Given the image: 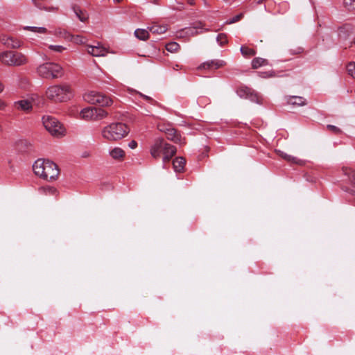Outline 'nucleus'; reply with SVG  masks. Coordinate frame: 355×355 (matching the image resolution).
<instances>
[{
  "mask_svg": "<svg viewBox=\"0 0 355 355\" xmlns=\"http://www.w3.org/2000/svg\"><path fill=\"white\" fill-rule=\"evenodd\" d=\"M354 44H355V38H354Z\"/></svg>",
  "mask_w": 355,
  "mask_h": 355,
  "instance_id": "obj_57",
  "label": "nucleus"
},
{
  "mask_svg": "<svg viewBox=\"0 0 355 355\" xmlns=\"http://www.w3.org/2000/svg\"><path fill=\"white\" fill-rule=\"evenodd\" d=\"M160 131L164 132L166 135L167 139L175 142V143H180L181 142V135L178 132V131L168 125V128H160Z\"/></svg>",
  "mask_w": 355,
  "mask_h": 355,
  "instance_id": "obj_8",
  "label": "nucleus"
},
{
  "mask_svg": "<svg viewBox=\"0 0 355 355\" xmlns=\"http://www.w3.org/2000/svg\"><path fill=\"white\" fill-rule=\"evenodd\" d=\"M129 132L127 125L117 122L105 127L102 130V136L109 141H118L127 136Z\"/></svg>",
  "mask_w": 355,
  "mask_h": 355,
  "instance_id": "obj_2",
  "label": "nucleus"
},
{
  "mask_svg": "<svg viewBox=\"0 0 355 355\" xmlns=\"http://www.w3.org/2000/svg\"><path fill=\"white\" fill-rule=\"evenodd\" d=\"M60 34L66 40H72L73 38V35L64 30L63 31H60Z\"/></svg>",
  "mask_w": 355,
  "mask_h": 355,
  "instance_id": "obj_40",
  "label": "nucleus"
},
{
  "mask_svg": "<svg viewBox=\"0 0 355 355\" xmlns=\"http://www.w3.org/2000/svg\"><path fill=\"white\" fill-rule=\"evenodd\" d=\"M33 169L36 175L47 181L55 180L60 174L58 165L49 159H37L33 165Z\"/></svg>",
  "mask_w": 355,
  "mask_h": 355,
  "instance_id": "obj_1",
  "label": "nucleus"
},
{
  "mask_svg": "<svg viewBox=\"0 0 355 355\" xmlns=\"http://www.w3.org/2000/svg\"><path fill=\"white\" fill-rule=\"evenodd\" d=\"M241 53L245 57H252L256 54L255 50L250 49L247 46H242L241 47Z\"/></svg>",
  "mask_w": 355,
  "mask_h": 355,
  "instance_id": "obj_28",
  "label": "nucleus"
},
{
  "mask_svg": "<svg viewBox=\"0 0 355 355\" xmlns=\"http://www.w3.org/2000/svg\"><path fill=\"white\" fill-rule=\"evenodd\" d=\"M287 103L292 105L304 106L306 105V100L302 96H291L287 99Z\"/></svg>",
  "mask_w": 355,
  "mask_h": 355,
  "instance_id": "obj_13",
  "label": "nucleus"
},
{
  "mask_svg": "<svg viewBox=\"0 0 355 355\" xmlns=\"http://www.w3.org/2000/svg\"><path fill=\"white\" fill-rule=\"evenodd\" d=\"M216 40L220 46H223L228 43L227 35L225 33L218 34Z\"/></svg>",
  "mask_w": 355,
  "mask_h": 355,
  "instance_id": "obj_32",
  "label": "nucleus"
},
{
  "mask_svg": "<svg viewBox=\"0 0 355 355\" xmlns=\"http://www.w3.org/2000/svg\"><path fill=\"white\" fill-rule=\"evenodd\" d=\"M259 76L263 78H268L276 76V73L274 71H259Z\"/></svg>",
  "mask_w": 355,
  "mask_h": 355,
  "instance_id": "obj_33",
  "label": "nucleus"
},
{
  "mask_svg": "<svg viewBox=\"0 0 355 355\" xmlns=\"http://www.w3.org/2000/svg\"><path fill=\"white\" fill-rule=\"evenodd\" d=\"M186 29H187V33H188V34H191L192 35H196L198 33V32L196 31V29H194L193 27H189Z\"/></svg>",
  "mask_w": 355,
  "mask_h": 355,
  "instance_id": "obj_43",
  "label": "nucleus"
},
{
  "mask_svg": "<svg viewBox=\"0 0 355 355\" xmlns=\"http://www.w3.org/2000/svg\"><path fill=\"white\" fill-rule=\"evenodd\" d=\"M264 0H259V1L257 2L259 4L261 3Z\"/></svg>",
  "mask_w": 355,
  "mask_h": 355,
  "instance_id": "obj_53",
  "label": "nucleus"
},
{
  "mask_svg": "<svg viewBox=\"0 0 355 355\" xmlns=\"http://www.w3.org/2000/svg\"><path fill=\"white\" fill-rule=\"evenodd\" d=\"M173 156H170L168 155H166V154H164V157H163V160L164 162H169V160L173 157Z\"/></svg>",
  "mask_w": 355,
  "mask_h": 355,
  "instance_id": "obj_48",
  "label": "nucleus"
},
{
  "mask_svg": "<svg viewBox=\"0 0 355 355\" xmlns=\"http://www.w3.org/2000/svg\"><path fill=\"white\" fill-rule=\"evenodd\" d=\"M111 157L114 159L121 160L125 157V152L120 148H114L110 153Z\"/></svg>",
  "mask_w": 355,
  "mask_h": 355,
  "instance_id": "obj_20",
  "label": "nucleus"
},
{
  "mask_svg": "<svg viewBox=\"0 0 355 355\" xmlns=\"http://www.w3.org/2000/svg\"><path fill=\"white\" fill-rule=\"evenodd\" d=\"M135 35L141 40H146L149 37L148 31L145 29H137Z\"/></svg>",
  "mask_w": 355,
  "mask_h": 355,
  "instance_id": "obj_27",
  "label": "nucleus"
},
{
  "mask_svg": "<svg viewBox=\"0 0 355 355\" xmlns=\"http://www.w3.org/2000/svg\"><path fill=\"white\" fill-rule=\"evenodd\" d=\"M348 74L355 78V62H349L347 66Z\"/></svg>",
  "mask_w": 355,
  "mask_h": 355,
  "instance_id": "obj_35",
  "label": "nucleus"
},
{
  "mask_svg": "<svg viewBox=\"0 0 355 355\" xmlns=\"http://www.w3.org/2000/svg\"><path fill=\"white\" fill-rule=\"evenodd\" d=\"M87 51L93 56H104L107 53V49L101 46H89Z\"/></svg>",
  "mask_w": 355,
  "mask_h": 355,
  "instance_id": "obj_12",
  "label": "nucleus"
},
{
  "mask_svg": "<svg viewBox=\"0 0 355 355\" xmlns=\"http://www.w3.org/2000/svg\"><path fill=\"white\" fill-rule=\"evenodd\" d=\"M193 27L194 29H198V28H202L205 26V24L202 21H196L193 23Z\"/></svg>",
  "mask_w": 355,
  "mask_h": 355,
  "instance_id": "obj_42",
  "label": "nucleus"
},
{
  "mask_svg": "<svg viewBox=\"0 0 355 355\" xmlns=\"http://www.w3.org/2000/svg\"><path fill=\"white\" fill-rule=\"evenodd\" d=\"M290 54L291 55H300L304 53V49L302 46H291L288 50Z\"/></svg>",
  "mask_w": 355,
  "mask_h": 355,
  "instance_id": "obj_31",
  "label": "nucleus"
},
{
  "mask_svg": "<svg viewBox=\"0 0 355 355\" xmlns=\"http://www.w3.org/2000/svg\"><path fill=\"white\" fill-rule=\"evenodd\" d=\"M250 92H252V88L247 86H241L236 89V94L241 98H247Z\"/></svg>",
  "mask_w": 355,
  "mask_h": 355,
  "instance_id": "obj_22",
  "label": "nucleus"
},
{
  "mask_svg": "<svg viewBox=\"0 0 355 355\" xmlns=\"http://www.w3.org/2000/svg\"><path fill=\"white\" fill-rule=\"evenodd\" d=\"M186 164V160L182 157H176L173 161V166L176 172L181 173L183 172L184 166Z\"/></svg>",
  "mask_w": 355,
  "mask_h": 355,
  "instance_id": "obj_15",
  "label": "nucleus"
},
{
  "mask_svg": "<svg viewBox=\"0 0 355 355\" xmlns=\"http://www.w3.org/2000/svg\"><path fill=\"white\" fill-rule=\"evenodd\" d=\"M4 44L7 46L17 49L21 46V41L13 37H8L6 39H3Z\"/></svg>",
  "mask_w": 355,
  "mask_h": 355,
  "instance_id": "obj_14",
  "label": "nucleus"
},
{
  "mask_svg": "<svg viewBox=\"0 0 355 355\" xmlns=\"http://www.w3.org/2000/svg\"><path fill=\"white\" fill-rule=\"evenodd\" d=\"M352 27L349 25H345V26L340 28L339 29L338 36L342 40H347L349 35V33L352 32Z\"/></svg>",
  "mask_w": 355,
  "mask_h": 355,
  "instance_id": "obj_21",
  "label": "nucleus"
},
{
  "mask_svg": "<svg viewBox=\"0 0 355 355\" xmlns=\"http://www.w3.org/2000/svg\"><path fill=\"white\" fill-rule=\"evenodd\" d=\"M85 100L91 104H98L101 106H110L113 101L108 96L94 91L85 94Z\"/></svg>",
  "mask_w": 355,
  "mask_h": 355,
  "instance_id": "obj_7",
  "label": "nucleus"
},
{
  "mask_svg": "<svg viewBox=\"0 0 355 355\" xmlns=\"http://www.w3.org/2000/svg\"><path fill=\"white\" fill-rule=\"evenodd\" d=\"M187 1L190 6H194L196 3V0H187Z\"/></svg>",
  "mask_w": 355,
  "mask_h": 355,
  "instance_id": "obj_49",
  "label": "nucleus"
},
{
  "mask_svg": "<svg viewBox=\"0 0 355 355\" xmlns=\"http://www.w3.org/2000/svg\"><path fill=\"white\" fill-rule=\"evenodd\" d=\"M205 148H206L207 152H208L209 150V147L205 146Z\"/></svg>",
  "mask_w": 355,
  "mask_h": 355,
  "instance_id": "obj_54",
  "label": "nucleus"
},
{
  "mask_svg": "<svg viewBox=\"0 0 355 355\" xmlns=\"http://www.w3.org/2000/svg\"><path fill=\"white\" fill-rule=\"evenodd\" d=\"M94 107H87L81 110L80 115L82 119L87 120H94Z\"/></svg>",
  "mask_w": 355,
  "mask_h": 355,
  "instance_id": "obj_16",
  "label": "nucleus"
},
{
  "mask_svg": "<svg viewBox=\"0 0 355 355\" xmlns=\"http://www.w3.org/2000/svg\"><path fill=\"white\" fill-rule=\"evenodd\" d=\"M46 95L54 102H64L70 98L71 89L67 85H53L47 89Z\"/></svg>",
  "mask_w": 355,
  "mask_h": 355,
  "instance_id": "obj_3",
  "label": "nucleus"
},
{
  "mask_svg": "<svg viewBox=\"0 0 355 355\" xmlns=\"http://www.w3.org/2000/svg\"><path fill=\"white\" fill-rule=\"evenodd\" d=\"M162 148L163 154H166L170 156H174L177 151V148L175 146L171 145L168 143H166L164 141Z\"/></svg>",
  "mask_w": 355,
  "mask_h": 355,
  "instance_id": "obj_19",
  "label": "nucleus"
},
{
  "mask_svg": "<svg viewBox=\"0 0 355 355\" xmlns=\"http://www.w3.org/2000/svg\"><path fill=\"white\" fill-rule=\"evenodd\" d=\"M173 156H170L168 155H166V154H164V157H163V160L164 162H169V160L173 157Z\"/></svg>",
  "mask_w": 355,
  "mask_h": 355,
  "instance_id": "obj_47",
  "label": "nucleus"
},
{
  "mask_svg": "<svg viewBox=\"0 0 355 355\" xmlns=\"http://www.w3.org/2000/svg\"><path fill=\"white\" fill-rule=\"evenodd\" d=\"M0 61L9 66H20L27 63V58L20 52L5 51L0 54Z\"/></svg>",
  "mask_w": 355,
  "mask_h": 355,
  "instance_id": "obj_5",
  "label": "nucleus"
},
{
  "mask_svg": "<svg viewBox=\"0 0 355 355\" xmlns=\"http://www.w3.org/2000/svg\"><path fill=\"white\" fill-rule=\"evenodd\" d=\"M268 64V61L266 59L261 58H255L252 61V68L257 69L261 66L266 65Z\"/></svg>",
  "mask_w": 355,
  "mask_h": 355,
  "instance_id": "obj_25",
  "label": "nucleus"
},
{
  "mask_svg": "<svg viewBox=\"0 0 355 355\" xmlns=\"http://www.w3.org/2000/svg\"><path fill=\"white\" fill-rule=\"evenodd\" d=\"M163 144L164 139L157 138L155 140L154 144L150 148V154L155 159H158L160 157V154L163 153Z\"/></svg>",
  "mask_w": 355,
  "mask_h": 355,
  "instance_id": "obj_9",
  "label": "nucleus"
},
{
  "mask_svg": "<svg viewBox=\"0 0 355 355\" xmlns=\"http://www.w3.org/2000/svg\"><path fill=\"white\" fill-rule=\"evenodd\" d=\"M51 190H53L54 191H56V189H51Z\"/></svg>",
  "mask_w": 355,
  "mask_h": 355,
  "instance_id": "obj_56",
  "label": "nucleus"
},
{
  "mask_svg": "<svg viewBox=\"0 0 355 355\" xmlns=\"http://www.w3.org/2000/svg\"><path fill=\"white\" fill-rule=\"evenodd\" d=\"M14 107L17 110L29 112L33 109V103L28 99L19 100L14 103Z\"/></svg>",
  "mask_w": 355,
  "mask_h": 355,
  "instance_id": "obj_11",
  "label": "nucleus"
},
{
  "mask_svg": "<svg viewBox=\"0 0 355 355\" xmlns=\"http://www.w3.org/2000/svg\"><path fill=\"white\" fill-rule=\"evenodd\" d=\"M224 65H225V62L223 60H211L205 62L200 64L198 67V69H218L219 68L223 67Z\"/></svg>",
  "mask_w": 355,
  "mask_h": 355,
  "instance_id": "obj_10",
  "label": "nucleus"
},
{
  "mask_svg": "<svg viewBox=\"0 0 355 355\" xmlns=\"http://www.w3.org/2000/svg\"><path fill=\"white\" fill-rule=\"evenodd\" d=\"M180 45L175 42H169L166 45V49L171 53H174L178 51Z\"/></svg>",
  "mask_w": 355,
  "mask_h": 355,
  "instance_id": "obj_30",
  "label": "nucleus"
},
{
  "mask_svg": "<svg viewBox=\"0 0 355 355\" xmlns=\"http://www.w3.org/2000/svg\"><path fill=\"white\" fill-rule=\"evenodd\" d=\"M94 114L95 121L103 119L108 115L107 112L105 110L97 107H94Z\"/></svg>",
  "mask_w": 355,
  "mask_h": 355,
  "instance_id": "obj_26",
  "label": "nucleus"
},
{
  "mask_svg": "<svg viewBox=\"0 0 355 355\" xmlns=\"http://www.w3.org/2000/svg\"><path fill=\"white\" fill-rule=\"evenodd\" d=\"M26 30L31 31L33 32L39 33H45L47 30L44 27H34V26H27L24 28Z\"/></svg>",
  "mask_w": 355,
  "mask_h": 355,
  "instance_id": "obj_34",
  "label": "nucleus"
},
{
  "mask_svg": "<svg viewBox=\"0 0 355 355\" xmlns=\"http://www.w3.org/2000/svg\"><path fill=\"white\" fill-rule=\"evenodd\" d=\"M73 40H74V42L76 43H83L82 37L79 35H76V37L73 36Z\"/></svg>",
  "mask_w": 355,
  "mask_h": 355,
  "instance_id": "obj_46",
  "label": "nucleus"
},
{
  "mask_svg": "<svg viewBox=\"0 0 355 355\" xmlns=\"http://www.w3.org/2000/svg\"><path fill=\"white\" fill-rule=\"evenodd\" d=\"M153 3H157L156 0H153Z\"/></svg>",
  "mask_w": 355,
  "mask_h": 355,
  "instance_id": "obj_55",
  "label": "nucleus"
},
{
  "mask_svg": "<svg viewBox=\"0 0 355 355\" xmlns=\"http://www.w3.org/2000/svg\"><path fill=\"white\" fill-rule=\"evenodd\" d=\"M45 0H32L33 4L40 10H44L46 11H57L58 10V7L48 6L45 5L43 1Z\"/></svg>",
  "mask_w": 355,
  "mask_h": 355,
  "instance_id": "obj_18",
  "label": "nucleus"
},
{
  "mask_svg": "<svg viewBox=\"0 0 355 355\" xmlns=\"http://www.w3.org/2000/svg\"><path fill=\"white\" fill-rule=\"evenodd\" d=\"M139 95L145 100L148 101V102L151 103H156V101H155L151 97L148 96L146 95H144L141 93H139Z\"/></svg>",
  "mask_w": 355,
  "mask_h": 355,
  "instance_id": "obj_44",
  "label": "nucleus"
},
{
  "mask_svg": "<svg viewBox=\"0 0 355 355\" xmlns=\"http://www.w3.org/2000/svg\"><path fill=\"white\" fill-rule=\"evenodd\" d=\"M248 99H250L251 101L252 102H255L257 103H262V98L261 96H259L258 95V94L257 92H255L254 90H253L252 89V92H250L249 94H248Z\"/></svg>",
  "mask_w": 355,
  "mask_h": 355,
  "instance_id": "obj_29",
  "label": "nucleus"
},
{
  "mask_svg": "<svg viewBox=\"0 0 355 355\" xmlns=\"http://www.w3.org/2000/svg\"><path fill=\"white\" fill-rule=\"evenodd\" d=\"M281 155L284 159H286L288 162H291L293 163H298L296 157H292L291 155H288L286 154H282Z\"/></svg>",
  "mask_w": 355,
  "mask_h": 355,
  "instance_id": "obj_41",
  "label": "nucleus"
},
{
  "mask_svg": "<svg viewBox=\"0 0 355 355\" xmlns=\"http://www.w3.org/2000/svg\"><path fill=\"white\" fill-rule=\"evenodd\" d=\"M73 10L77 16V17L83 22L86 21L88 19V14L85 10H82L78 6H73Z\"/></svg>",
  "mask_w": 355,
  "mask_h": 355,
  "instance_id": "obj_17",
  "label": "nucleus"
},
{
  "mask_svg": "<svg viewBox=\"0 0 355 355\" xmlns=\"http://www.w3.org/2000/svg\"><path fill=\"white\" fill-rule=\"evenodd\" d=\"M342 170L344 174L348 176L351 183L355 186V170L347 167H343Z\"/></svg>",
  "mask_w": 355,
  "mask_h": 355,
  "instance_id": "obj_23",
  "label": "nucleus"
},
{
  "mask_svg": "<svg viewBox=\"0 0 355 355\" xmlns=\"http://www.w3.org/2000/svg\"><path fill=\"white\" fill-rule=\"evenodd\" d=\"M37 71L41 77L47 79H55L64 75L62 67L54 62H46L40 64L37 67Z\"/></svg>",
  "mask_w": 355,
  "mask_h": 355,
  "instance_id": "obj_4",
  "label": "nucleus"
},
{
  "mask_svg": "<svg viewBox=\"0 0 355 355\" xmlns=\"http://www.w3.org/2000/svg\"><path fill=\"white\" fill-rule=\"evenodd\" d=\"M327 128L335 135H339L342 132L341 130L333 125H327Z\"/></svg>",
  "mask_w": 355,
  "mask_h": 355,
  "instance_id": "obj_37",
  "label": "nucleus"
},
{
  "mask_svg": "<svg viewBox=\"0 0 355 355\" xmlns=\"http://www.w3.org/2000/svg\"><path fill=\"white\" fill-rule=\"evenodd\" d=\"M115 2L116 3H120L123 0H114Z\"/></svg>",
  "mask_w": 355,
  "mask_h": 355,
  "instance_id": "obj_51",
  "label": "nucleus"
},
{
  "mask_svg": "<svg viewBox=\"0 0 355 355\" xmlns=\"http://www.w3.org/2000/svg\"><path fill=\"white\" fill-rule=\"evenodd\" d=\"M5 105L4 103L0 101V110L3 109Z\"/></svg>",
  "mask_w": 355,
  "mask_h": 355,
  "instance_id": "obj_50",
  "label": "nucleus"
},
{
  "mask_svg": "<svg viewBox=\"0 0 355 355\" xmlns=\"http://www.w3.org/2000/svg\"><path fill=\"white\" fill-rule=\"evenodd\" d=\"M49 48L54 51L62 53L63 51L66 49L65 47L60 46V45H50Z\"/></svg>",
  "mask_w": 355,
  "mask_h": 355,
  "instance_id": "obj_39",
  "label": "nucleus"
},
{
  "mask_svg": "<svg viewBox=\"0 0 355 355\" xmlns=\"http://www.w3.org/2000/svg\"><path fill=\"white\" fill-rule=\"evenodd\" d=\"M43 124L46 129L53 136H62L64 135L65 129L58 120L53 116H44Z\"/></svg>",
  "mask_w": 355,
  "mask_h": 355,
  "instance_id": "obj_6",
  "label": "nucleus"
},
{
  "mask_svg": "<svg viewBox=\"0 0 355 355\" xmlns=\"http://www.w3.org/2000/svg\"><path fill=\"white\" fill-rule=\"evenodd\" d=\"M129 147L132 149H134L137 146V142L135 140H132L129 144H128Z\"/></svg>",
  "mask_w": 355,
  "mask_h": 355,
  "instance_id": "obj_45",
  "label": "nucleus"
},
{
  "mask_svg": "<svg viewBox=\"0 0 355 355\" xmlns=\"http://www.w3.org/2000/svg\"><path fill=\"white\" fill-rule=\"evenodd\" d=\"M150 31L153 34H162L167 31L166 26L153 25L149 28Z\"/></svg>",
  "mask_w": 355,
  "mask_h": 355,
  "instance_id": "obj_24",
  "label": "nucleus"
},
{
  "mask_svg": "<svg viewBox=\"0 0 355 355\" xmlns=\"http://www.w3.org/2000/svg\"><path fill=\"white\" fill-rule=\"evenodd\" d=\"M243 14L239 13V15H236V16H234V17L230 19L229 21H227L226 22V24H231L233 23H236L237 21H239V20H241L243 18Z\"/></svg>",
  "mask_w": 355,
  "mask_h": 355,
  "instance_id": "obj_38",
  "label": "nucleus"
},
{
  "mask_svg": "<svg viewBox=\"0 0 355 355\" xmlns=\"http://www.w3.org/2000/svg\"><path fill=\"white\" fill-rule=\"evenodd\" d=\"M344 5L349 10L355 9V0H344Z\"/></svg>",
  "mask_w": 355,
  "mask_h": 355,
  "instance_id": "obj_36",
  "label": "nucleus"
},
{
  "mask_svg": "<svg viewBox=\"0 0 355 355\" xmlns=\"http://www.w3.org/2000/svg\"><path fill=\"white\" fill-rule=\"evenodd\" d=\"M204 3L205 6H209L206 0H204Z\"/></svg>",
  "mask_w": 355,
  "mask_h": 355,
  "instance_id": "obj_52",
  "label": "nucleus"
}]
</instances>
